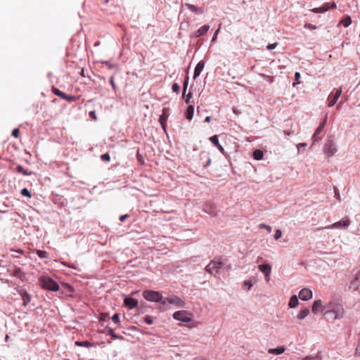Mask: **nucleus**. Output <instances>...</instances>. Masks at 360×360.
I'll use <instances>...</instances> for the list:
<instances>
[{
    "mask_svg": "<svg viewBox=\"0 0 360 360\" xmlns=\"http://www.w3.org/2000/svg\"><path fill=\"white\" fill-rule=\"evenodd\" d=\"M324 314L328 315L331 320L340 319L343 318L345 309L338 299H332L323 306Z\"/></svg>",
    "mask_w": 360,
    "mask_h": 360,
    "instance_id": "1",
    "label": "nucleus"
},
{
    "mask_svg": "<svg viewBox=\"0 0 360 360\" xmlns=\"http://www.w3.org/2000/svg\"><path fill=\"white\" fill-rule=\"evenodd\" d=\"M39 283L43 289L46 290L58 291L59 290V285L49 276H41L39 278Z\"/></svg>",
    "mask_w": 360,
    "mask_h": 360,
    "instance_id": "2",
    "label": "nucleus"
},
{
    "mask_svg": "<svg viewBox=\"0 0 360 360\" xmlns=\"http://www.w3.org/2000/svg\"><path fill=\"white\" fill-rule=\"evenodd\" d=\"M142 295L143 297L148 301L159 302L162 300V295L158 291L144 290Z\"/></svg>",
    "mask_w": 360,
    "mask_h": 360,
    "instance_id": "3",
    "label": "nucleus"
},
{
    "mask_svg": "<svg viewBox=\"0 0 360 360\" xmlns=\"http://www.w3.org/2000/svg\"><path fill=\"white\" fill-rule=\"evenodd\" d=\"M223 266V263L217 260H212L205 267V270L210 274H217Z\"/></svg>",
    "mask_w": 360,
    "mask_h": 360,
    "instance_id": "4",
    "label": "nucleus"
},
{
    "mask_svg": "<svg viewBox=\"0 0 360 360\" xmlns=\"http://www.w3.org/2000/svg\"><path fill=\"white\" fill-rule=\"evenodd\" d=\"M173 317L174 319L183 322H190L192 319V315L187 311H178L174 313Z\"/></svg>",
    "mask_w": 360,
    "mask_h": 360,
    "instance_id": "5",
    "label": "nucleus"
},
{
    "mask_svg": "<svg viewBox=\"0 0 360 360\" xmlns=\"http://www.w3.org/2000/svg\"><path fill=\"white\" fill-rule=\"evenodd\" d=\"M9 274L12 276L19 278L20 281L25 280V274L21 270L20 267L13 266L8 269Z\"/></svg>",
    "mask_w": 360,
    "mask_h": 360,
    "instance_id": "6",
    "label": "nucleus"
},
{
    "mask_svg": "<svg viewBox=\"0 0 360 360\" xmlns=\"http://www.w3.org/2000/svg\"><path fill=\"white\" fill-rule=\"evenodd\" d=\"M342 92V88L340 87L339 89H335V94L331 93L328 96V107H332L336 103V102L338 100L339 97L340 96Z\"/></svg>",
    "mask_w": 360,
    "mask_h": 360,
    "instance_id": "7",
    "label": "nucleus"
},
{
    "mask_svg": "<svg viewBox=\"0 0 360 360\" xmlns=\"http://www.w3.org/2000/svg\"><path fill=\"white\" fill-rule=\"evenodd\" d=\"M336 8L335 3L333 2L331 4L330 3H325L323 4V6L320 8H314L311 10V12L314 13H321L327 11L330 8Z\"/></svg>",
    "mask_w": 360,
    "mask_h": 360,
    "instance_id": "8",
    "label": "nucleus"
},
{
    "mask_svg": "<svg viewBox=\"0 0 360 360\" xmlns=\"http://www.w3.org/2000/svg\"><path fill=\"white\" fill-rule=\"evenodd\" d=\"M259 269L264 274L266 281H269V276L271 272V267L268 264H260L258 266Z\"/></svg>",
    "mask_w": 360,
    "mask_h": 360,
    "instance_id": "9",
    "label": "nucleus"
},
{
    "mask_svg": "<svg viewBox=\"0 0 360 360\" xmlns=\"http://www.w3.org/2000/svg\"><path fill=\"white\" fill-rule=\"evenodd\" d=\"M299 297L302 300H309L312 297V291L309 288H303L300 291Z\"/></svg>",
    "mask_w": 360,
    "mask_h": 360,
    "instance_id": "10",
    "label": "nucleus"
},
{
    "mask_svg": "<svg viewBox=\"0 0 360 360\" xmlns=\"http://www.w3.org/2000/svg\"><path fill=\"white\" fill-rule=\"evenodd\" d=\"M350 224L349 219H344L338 222L334 223L331 226L327 227V229H338L340 227L347 228Z\"/></svg>",
    "mask_w": 360,
    "mask_h": 360,
    "instance_id": "11",
    "label": "nucleus"
},
{
    "mask_svg": "<svg viewBox=\"0 0 360 360\" xmlns=\"http://www.w3.org/2000/svg\"><path fill=\"white\" fill-rule=\"evenodd\" d=\"M124 304L129 309H132L138 306V301L134 298L126 297L124 300Z\"/></svg>",
    "mask_w": 360,
    "mask_h": 360,
    "instance_id": "12",
    "label": "nucleus"
},
{
    "mask_svg": "<svg viewBox=\"0 0 360 360\" xmlns=\"http://www.w3.org/2000/svg\"><path fill=\"white\" fill-rule=\"evenodd\" d=\"M18 293L22 297V300L23 301V305L27 306L31 300L30 295L25 290H23V289L20 290L18 291Z\"/></svg>",
    "mask_w": 360,
    "mask_h": 360,
    "instance_id": "13",
    "label": "nucleus"
},
{
    "mask_svg": "<svg viewBox=\"0 0 360 360\" xmlns=\"http://www.w3.org/2000/svg\"><path fill=\"white\" fill-rule=\"evenodd\" d=\"M323 306L321 300H315L312 305V312L317 314L320 310L323 311Z\"/></svg>",
    "mask_w": 360,
    "mask_h": 360,
    "instance_id": "14",
    "label": "nucleus"
},
{
    "mask_svg": "<svg viewBox=\"0 0 360 360\" xmlns=\"http://www.w3.org/2000/svg\"><path fill=\"white\" fill-rule=\"evenodd\" d=\"M210 29V26L208 25H205L202 27H201L200 29H198L193 34V36L195 38H198L200 36L204 35L207 32V31Z\"/></svg>",
    "mask_w": 360,
    "mask_h": 360,
    "instance_id": "15",
    "label": "nucleus"
},
{
    "mask_svg": "<svg viewBox=\"0 0 360 360\" xmlns=\"http://www.w3.org/2000/svg\"><path fill=\"white\" fill-rule=\"evenodd\" d=\"M167 301L170 304H174L178 307H183L184 304V302L176 296L167 298Z\"/></svg>",
    "mask_w": 360,
    "mask_h": 360,
    "instance_id": "16",
    "label": "nucleus"
},
{
    "mask_svg": "<svg viewBox=\"0 0 360 360\" xmlns=\"http://www.w3.org/2000/svg\"><path fill=\"white\" fill-rule=\"evenodd\" d=\"M205 66V62L202 60H200L195 66L194 70V75L193 78L196 79L201 73L202 70H203Z\"/></svg>",
    "mask_w": 360,
    "mask_h": 360,
    "instance_id": "17",
    "label": "nucleus"
},
{
    "mask_svg": "<svg viewBox=\"0 0 360 360\" xmlns=\"http://www.w3.org/2000/svg\"><path fill=\"white\" fill-rule=\"evenodd\" d=\"M210 141L221 152H224V148L219 143L217 135H214L210 138Z\"/></svg>",
    "mask_w": 360,
    "mask_h": 360,
    "instance_id": "18",
    "label": "nucleus"
},
{
    "mask_svg": "<svg viewBox=\"0 0 360 360\" xmlns=\"http://www.w3.org/2000/svg\"><path fill=\"white\" fill-rule=\"evenodd\" d=\"M185 5L188 10H190L195 13L202 14L204 13V10L202 8L196 7L195 6L191 4H186Z\"/></svg>",
    "mask_w": 360,
    "mask_h": 360,
    "instance_id": "19",
    "label": "nucleus"
},
{
    "mask_svg": "<svg viewBox=\"0 0 360 360\" xmlns=\"http://www.w3.org/2000/svg\"><path fill=\"white\" fill-rule=\"evenodd\" d=\"M285 350V348L284 346H280L277 348H274V349H269L268 350V352L269 354H277V355H279V354H283Z\"/></svg>",
    "mask_w": 360,
    "mask_h": 360,
    "instance_id": "20",
    "label": "nucleus"
},
{
    "mask_svg": "<svg viewBox=\"0 0 360 360\" xmlns=\"http://www.w3.org/2000/svg\"><path fill=\"white\" fill-rule=\"evenodd\" d=\"M194 114V107L193 105H191L187 108V110L186 111V117L188 120H191L193 117Z\"/></svg>",
    "mask_w": 360,
    "mask_h": 360,
    "instance_id": "21",
    "label": "nucleus"
},
{
    "mask_svg": "<svg viewBox=\"0 0 360 360\" xmlns=\"http://www.w3.org/2000/svg\"><path fill=\"white\" fill-rule=\"evenodd\" d=\"M299 304L297 297L296 295H292L289 301L288 306L290 308L296 307Z\"/></svg>",
    "mask_w": 360,
    "mask_h": 360,
    "instance_id": "22",
    "label": "nucleus"
},
{
    "mask_svg": "<svg viewBox=\"0 0 360 360\" xmlns=\"http://www.w3.org/2000/svg\"><path fill=\"white\" fill-rule=\"evenodd\" d=\"M309 314V310L308 309H304L299 311L297 314V319L302 320L304 319L306 316H307Z\"/></svg>",
    "mask_w": 360,
    "mask_h": 360,
    "instance_id": "23",
    "label": "nucleus"
},
{
    "mask_svg": "<svg viewBox=\"0 0 360 360\" xmlns=\"http://www.w3.org/2000/svg\"><path fill=\"white\" fill-rule=\"evenodd\" d=\"M16 171L19 173L22 174L25 176H30L32 174V172L28 169H25L21 165H18L16 167Z\"/></svg>",
    "mask_w": 360,
    "mask_h": 360,
    "instance_id": "24",
    "label": "nucleus"
},
{
    "mask_svg": "<svg viewBox=\"0 0 360 360\" xmlns=\"http://www.w3.org/2000/svg\"><path fill=\"white\" fill-rule=\"evenodd\" d=\"M75 345L79 347H91L94 346V344L89 341H76Z\"/></svg>",
    "mask_w": 360,
    "mask_h": 360,
    "instance_id": "25",
    "label": "nucleus"
},
{
    "mask_svg": "<svg viewBox=\"0 0 360 360\" xmlns=\"http://www.w3.org/2000/svg\"><path fill=\"white\" fill-rule=\"evenodd\" d=\"M263 156H264V153H263V151L261 150L257 149L253 152V157L257 160H262L263 158Z\"/></svg>",
    "mask_w": 360,
    "mask_h": 360,
    "instance_id": "26",
    "label": "nucleus"
},
{
    "mask_svg": "<svg viewBox=\"0 0 360 360\" xmlns=\"http://www.w3.org/2000/svg\"><path fill=\"white\" fill-rule=\"evenodd\" d=\"M51 90H52V92L55 95L58 96V97H60V98L63 99V98L64 97V95H65L64 92L60 91L58 88H56L55 86H53Z\"/></svg>",
    "mask_w": 360,
    "mask_h": 360,
    "instance_id": "27",
    "label": "nucleus"
},
{
    "mask_svg": "<svg viewBox=\"0 0 360 360\" xmlns=\"http://www.w3.org/2000/svg\"><path fill=\"white\" fill-rule=\"evenodd\" d=\"M341 23L344 25V27H347L352 23V19L350 16L347 15L345 18L341 20Z\"/></svg>",
    "mask_w": 360,
    "mask_h": 360,
    "instance_id": "28",
    "label": "nucleus"
},
{
    "mask_svg": "<svg viewBox=\"0 0 360 360\" xmlns=\"http://www.w3.org/2000/svg\"><path fill=\"white\" fill-rule=\"evenodd\" d=\"M63 99L66 100L68 102L71 103V102H75L76 101H77L78 97H77L75 96H70V95H68V94H65Z\"/></svg>",
    "mask_w": 360,
    "mask_h": 360,
    "instance_id": "29",
    "label": "nucleus"
},
{
    "mask_svg": "<svg viewBox=\"0 0 360 360\" xmlns=\"http://www.w3.org/2000/svg\"><path fill=\"white\" fill-rule=\"evenodd\" d=\"M108 335L111 336L113 339H123L122 337L117 335L114 333V330L111 328H108Z\"/></svg>",
    "mask_w": 360,
    "mask_h": 360,
    "instance_id": "30",
    "label": "nucleus"
},
{
    "mask_svg": "<svg viewBox=\"0 0 360 360\" xmlns=\"http://www.w3.org/2000/svg\"><path fill=\"white\" fill-rule=\"evenodd\" d=\"M167 120V116L165 115V113L162 114L160 116L159 122L161 124L162 128L165 130V121Z\"/></svg>",
    "mask_w": 360,
    "mask_h": 360,
    "instance_id": "31",
    "label": "nucleus"
},
{
    "mask_svg": "<svg viewBox=\"0 0 360 360\" xmlns=\"http://www.w3.org/2000/svg\"><path fill=\"white\" fill-rule=\"evenodd\" d=\"M325 123L326 120L322 123H320L319 126L317 127L314 133H316V134H319L323 131L325 127Z\"/></svg>",
    "mask_w": 360,
    "mask_h": 360,
    "instance_id": "32",
    "label": "nucleus"
},
{
    "mask_svg": "<svg viewBox=\"0 0 360 360\" xmlns=\"http://www.w3.org/2000/svg\"><path fill=\"white\" fill-rule=\"evenodd\" d=\"M37 255L40 257V258H46L47 256H48V253L46 252V251H44V250H37Z\"/></svg>",
    "mask_w": 360,
    "mask_h": 360,
    "instance_id": "33",
    "label": "nucleus"
},
{
    "mask_svg": "<svg viewBox=\"0 0 360 360\" xmlns=\"http://www.w3.org/2000/svg\"><path fill=\"white\" fill-rule=\"evenodd\" d=\"M259 229H266L269 233L271 232V227L269 225H266L265 224H260L259 225Z\"/></svg>",
    "mask_w": 360,
    "mask_h": 360,
    "instance_id": "34",
    "label": "nucleus"
},
{
    "mask_svg": "<svg viewBox=\"0 0 360 360\" xmlns=\"http://www.w3.org/2000/svg\"><path fill=\"white\" fill-rule=\"evenodd\" d=\"M144 321H145L147 324H148V325H151V324H153V318H152L151 316H146L144 317Z\"/></svg>",
    "mask_w": 360,
    "mask_h": 360,
    "instance_id": "35",
    "label": "nucleus"
},
{
    "mask_svg": "<svg viewBox=\"0 0 360 360\" xmlns=\"http://www.w3.org/2000/svg\"><path fill=\"white\" fill-rule=\"evenodd\" d=\"M282 236V231L280 230V229H277L275 231V234H274V238L275 240H278L281 238Z\"/></svg>",
    "mask_w": 360,
    "mask_h": 360,
    "instance_id": "36",
    "label": "nucleus"
},
{
    "mask_svg": "<svg viewBox=\"0 0 360 360\" xmlns=\"http://www.w3.org/2000/svg\"><path fill=\"white\" fill-rule=\"evenodd\" d=\"M21 194L23 195V196H27L28 198H30L31 197V193L29 191V190L27 188H23L22 191H21Z\"/></svg>",
    "mask_w": 360,
    "mask_h": 360,
    "instance_id": "37",
    "label": "nucleus"
},
{
    "mask_svg": "<svg viewBox=\"0 0 360 360\" xmlns=\"http://www.w3.org/2000/svg\"><path fill=\"white\" fill-rule=\"evenodd\" d=\"M172 89L174 92H176L178 94L180 91V86L177 83H174L172 86Z\"/></svg>",
    "mask_w": 360,
    "mask_h": 360,
    "instance_id": "38",
    "label": "nucleus"
},
{
    "mask_svg": "<svg viewBox=\"0 0 360 360\" xmlns=\"http://www.w3.org/2000/svg\"><path fill=\"white\" fill-rule=\"evenodd\" d=\"M112 321L113 322H115V323H120V316L118 314H115L112 316Z\"/></svg>",
    "mask_w": 360,
    "mask_h": 360,
    "instance_id": "39",
    "label": "nucleus"
},
{
    "mask_svg": "<svg viewBox=\"0 0 360 360\" xmlns=\"http://www.w3.org/2000/svg\"><path fill=\"white\" fill-rule=\"evenodd\" d=\"M304 28L306 29H309V30H314L316 29V26L314 25H312L311 23H306L304 25Z\"/></svg>",
    "mask_w": 360,
    "mask_h": 360,
    "instance_id": "40",
    "label": "nucleus"
},
{
    "mask_svg": "<svg viewBox=\"0 0 360 360\" xmlns=\"http://www.w3.org/2000/svg\"><path fill=\"white\" fill-rule=\"evenodd\" d=\"M101 158L102 160L105 161V162H109L110 160V157L108 153H105V154H103L101 156Z\"/></svg>",
    "mask_w": 360,
    "mask_h": 360,
    "instance_id": "41",
    "label": "nucleus"
},
{
    "mask_svg": "<svg viewBox=\"0 0 360 360\" xmlns=\"http://www.w3.org/2000/svg\"><path fill=\"white\" fill-rule=\"evenodd\" d=\"M12 135L15 137V138H18L19 137V135H20V131L18 128H15L14 129L13 131H12Z\"/></svg>",
    "mask_w": 360,
    "mask_h": 360,
    "instance_id": "42",
    "label": "nucleus"
},
{
    "mask_svg": "<svg viewBox=\"0 0 360 360\" xmlns=\"http://www.w3.org/2000/svg\"><path fill=\"white\" fill-rule=\"evenodd\" d=\"M89 115L91 118H92L94 120H97V117H96V112L95 111H90L89 113Z\"/></svg>",
    "mask_w": 360,
    "mask_h": 360,
    "instance_id": "43",
    "label": "nucleus"
},
{
    "mask_svg": "<svg viewBox=\"0 0 360 360\" xmlns=\"http://www.w3.org/2000/svg\"><path fill=\"white\" fill-rule=\"evenodd\" d=\"M103 63L105 64L109 69L115 68L117 67V65H115L114 64H111L108 61H105Z\"/></svg>",
    "mask_w": 360,
    "mask_h": 360,
    "instance_id": "44",
    "label": "nucleus"
},
{
    "mask_svg": "<svg viewBox=\"0 0 360 360\" xmlns=\"http://www.w3.org/2000/svg\"><path fill=\"white\" fill-rule=\"evenodd\" d=\"M110 84H111V86H112V89H113L114 90H115V89H116V84H115V81H114V76H112V77L110 78Z\"/></svg>",
    "mask_w": 360,
    "mask_h": 360,
    "instance_id": "45",
    "label": "nucleus"
},
{
    "mask_svg": "<svg viewBox=\"0 0 360 360\" xmlns=\"http://www.w3.org/2000/svg\"><path fill=\"white\" fill-rule=\"evenodd\" d=\"M277 46V43L270 44L266 46L268 50H272Z\"/></svg>",
    "mask_w": 360,
    "mask_h": 360,
    "instance_id": "46",
    "label": "nucleus"
},
{
    "mask_svg": "<svg viewBox=\"0 0 360 360\" xmlns=\"http://www.w3.org/2000/svg\"><path fill=\"white\" fill-rule=\"evenodd\" d=\"M334 191H335V197L338 200H340V195L339 193V191H338V189L335 187L334 188Z\"/></svg>",
    "mask_w": 360,
    "mask_h": 360,
    "instance_id": "47",
    "label": "nucleus"
},
{
    "mask_svg": "<svg viewBox=\"0 0 360 360\" xmlns=\"http://www.w3.org/2000/svg\"><path fill=\"white\" fill-rule=\"evenodd\" d=\"M219 30H220V27L218 28V30L215 32L212 39V42H214L216 40H217V35H218V33L219 32Z\"/></svg>",
    "mask_w": 360,
    "mask_h": 360,
    "instance_id": "48",
    "label": "nucleus"
},
{
    "mask_svg": "<svg viewBox=\"0 0 360 360\" xmlns=\"http://www.w3.org/2000/svg\"><path fill=\"white\" fill-rule=\"evenodd\" d=\"M312 139L314 142H316L321 139V138L319 136V134H316V133L314 134L312 136Z\"/></svg>",
    "mask_w": 360,
    "mask_h": 360,
    "instance_id": "49",
    "label": "nucleus"
},
{
    "mask_svg": "<svg viewBox=\"0 0 360 360\" xmlns=\"http://www.w3.org/2000/svg\"><path fill=\"white\" fill-rule=\"evenodd\" d=\"M300 78V72H295V80L296 81V82H297V84H299V83H300V82H299Z\"/></svg>",
    "mask_w": 360,
    "mask_h": 360,
    "instance_id": "50",
    "label": "nucleus"
},
{
    "mask_svg": "<svg viewBox=\"0 0 360 360\" xmlns=\"http://www.w3.org/2000/svg\"><path fill=\"white\" fill-rule=\"evenodd\" d=\"M187 86H188V78L184 81V92H183L184 96L185 95V93H186V91L187 89Z\"/></svg>",
    "mask_w": 360,
    "mask_h": 360,
    "instance_id": "51",
    "label": "nucleus"
},
{
    "mask_svg": "<svg viewBox=\"0 0 360 360\" xmlns=\"http://www.w3.org/2000/svg\"><path fill=\"white\" fill-rule=\"evenodd\" d=\"M191 96H192V94H191V92H190V93H188V95L186 96V100H185V102H186V103H189L190 99L191 98Z\"/></svg>",
    "mask_w": 360,
    "mask_h": 360,
    "instance_id": "52",
    "label": "nucleus"
},
{
    "mask_svg": "<svg viewBox=\"0 0 360 360\" xmlns=\"http://www.w3.org/2000/svg\"><path fill=\"white\" fill-rule=\"evenodd\" d=\"M128 217H129V215H127V214L122 215L120 217V221H124Z\"/></svg>",
    "mask_w": 360,
    "mask_h": 360,
    "instance_id": "53",
    "label": "nucleus"
},
{
    "mask_svg": "<svg viewBox=\"0 0 360 360\" xmlns=\"http://www.w3.org/2000/svg\"><path fill=\"white\" fill-rule=\"evenodd\" d=\"M356 280L360 283V270L357 272L356 275Z\"/></svg>",
    "mask_w": 360,
    "mask_h": 360,
    "instance_id": "54",
    "label": "nucleus"
},
{
    "mask_svg": "<svg viewBox=\"0 0 360 360\" xmlns=\"http://www.w3.org/2000/svg\"><path fill=\"white\" fill-rule=\"evenodd\" d=\"M101 320H105L108 317L107 314H101Z\"/></svg>",
    "mask_w": 360,
    "mask_h": 360,
    "instance_id": "55",
    "label": "nucleus"
},
{
    "mask_svg": "<svg viewBox=\"0 0 360 360\" xmlns=\"http://www.w3.org/2000/svg\"><path fill=\"white\" fill-rule=\"evenodd\" d=\"M211 164V159L210 158H208L207 161V163L205 165V167H207L210 165Z\"/></svg>",
    "mask_w": 360,
    "mask_h": 360,
    "instance_id": "56",
    "label": "nucleus"
},
{
    "mask_svg": "<svg viewBox=\"0 0 360 360\" xmlns=\"http://www.w3.org/2000/svg\"><path fill=\"white\" fill-rule=\"evenodd\" d=\"M245 285H249L248 289H250V288L252 287V283L250 281H245Z\"/></svg>",
    "mask_w": 360,
    "mask_h": 360,
    "instance_id": "57",
    "label": "nucleus"
},
{
    "mask_svg": "<svg viewBox=\"0 0 360 360\" xmlns=\"http://www.w3.org/2000/svg\"><path fill=\"white\" fill-rule=\"evenodd\" d=\"M263 261V258L262 257H258L257 259V263H260Z\"/></svg>",
    "mask_w": 360,
    "mask_h": 360,
    "instance_id": "58",
    "label": "nucleus"
},
{
    "mask_svg": "<svg viewBox=\"0 0 360 360\" xmlns=\"http://www.w3.org/2000/svg\"><path fill=\"white\" fill-rule=\"evenodd\" d=\"M205 120L206 122H210L211 121V117L210 116H207L205 117Z\"/></svg>",
    "mask_w": 360,
    "mask_h": 360,
    "instance_id": "59",
    "label": "nucleus"
},
{
    "mask_svg": "<svg viewBox=\"0 0 360 360\" xmlns=\"http://www.w3.org/2000/svg\"><path fill=\"white\" fill-rule=\"evenodd\" d=\"M305 359H311H311H314V358L312 356H307L305 358Z\"/></svg>",
    "mask_w": 360,
    "mask_h": 360,
    "instance_id": "60",
    "label": "nucleus"
},
{
    "mask_svg": "<svg viewBox=\"0 0 360 360\" xmlns=\"http://www.w3.org/2000/svg\"><path fill=\"white\" fill-rule=\"evenodd\" d=\"M16 252H18V253H20V254H23V251L22 250H20V249H19Z\"/></svg>",
    "mask_w": 360,
    "mask_h": 360,
    "instance_id": "61",
    "label": "nucleus"
},
{
    "mask_svg": "<svg viewBox=\"0 0 360 360\" xmlns=\"http://www.w3.org/2000/svg\"><path fill=\"white\" fill-rule=\"evenodd\" d=\"M81 75H82V76L84 77V70H82Z\"/></svg>",
    "mask_w": 360,
    "mask_h": 360,
    "instance_id": "62",
    "label": "nucleus"
},
{
    "mask_svg": "<svg viewBox=\"0 0 360 360\" xmlns=\"http://www.w3.org/2000/svg\"><path fill=\"white\" fill-rule=\"evenodd\" d=\"M330 155H332L333 154V151L332 150H330Z\"/></svg>",
    "mask_w": 360,
    "mask_h": 360,
    "instance_id": "63",
    "label": "nucleus"
},
{
    "mask_svg": "<svg viewBox=\"0 0 360 360\" xmlns=\"http://www.w3.org/2000/svg\"><path fill=\"white\" fill-rule=\"evenodd\" d=\"M98 45H99V42L98 41L95 44V46H98Z\"/></svg>",
    "mask_w": 360,
    "mask_h": 360,
    "instance_id": "64",
    "label": "nucleus"
}]
</instances>
